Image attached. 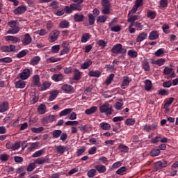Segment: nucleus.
Segmentation results:
<instances>
[{
	"mask_svg": "<svg viewBox=\"0 0 178 178\" xmlns=\"http://www.w3.org/2000/svg\"><path fill=\"white\" fill-rule=\"evenodd\" d=\"M92 65V60H88L87 62H85L81 65V69H88L89 66H91Z\"/></svg>",
	"mask_w": 178,
	"mask_h": 178,
	"instance_id": "49530a36",
	"label": "nucleus"
},
{
	"mask_svg": "<svg viewBox=\"0 0 178 178\" xmlns=\"http://www.w3.org/2000/svg\"><path fill=\"white\" fill-rule=\"evenodd\" d=\"M143 1L144 0H136L135 1V4H134V7L131 10V13H136V12H137V10L138 9V8L143 6Z\"/></svg>",
	"mask_w": 178,
	"mask_h": 178,
	"instance_id": "1a4fd4ad",
	"label": "nucleus"
},
{
	"mask_svg": "<svg viewBox=\"0 0 178 178\" xmlns=\"http://www.w3.org/2000/svg\"><path fill=\"white\" fill-rule=\"evenodd\" d=\"M57 152L58 154H63L66 151H69L70 149V146H63V145H58L55 147Z\"/></svg>",
	"mask_w": 178,
	"mask_h": 178,
	"instance_id": "423d86ee",
	"label": "nucleus"
},
{
	"mask_svg": "<svg viewBox=\"0 0 178 178\" xmlns=\"http://www.w3.org/2000/svg\"><path fill=\"white\" fill-rule=\"evenodd\" d=\"M38 147H40V142H35V143H30V145L29 147V150L33 151L35 149V148H38Z\"/></svg>",
	"mask_w": 178,
	"mask_h": 178,
	"instance_id": "4c0bfd02",
	"label": "nucleus"
},
{
	"mask_svg": "<svg viewBox=\"0 0 178 178\" xmlns=\"http://www.w3.org/2000/svg\"><path fill=\"white\" fill-rule=\"evenodd\" d=\"M108 19V17L106 15H100L97 17V23H105L106 20Z\"/></svg>",
	"mask_w": 178,
	"mask_h": 178,
	"instance_id": "37998d69",
	"label": "nucleus"
},
{
	"mask_svg": "<svg viewBox=\"0 0 178 178\" xmlns=\"http://www.w3.org/2000/svg\"><path fill=\"white\" fill-rule=\"evenodd\" d=\"M156 129H158V125L156 124H152V126L145 124L143 127L144 131H147V133H149L151 130H156Z\"/></svg>",
	"mask_w": 178,
	"mask_h": 178,
	"instance_id": "f8f14e48",
	"label": "nucleus"
},
{
	"mask_svg": "<svg viewBox=\"0 0 178 178\" xmlns=\"http://www.w3.org/2000/svg\"><path fill=\"white\" fill-rule=\"evenodd\" d=\"M159 38V32L158 31H152L149 34V40L154 41V40H158Z\"/></svg>",
	"mask_w": 178,
	"mask_h": 178,
	"instance_id": "9b49d317",
	"label": "nucleus"
},
{
	"mask_svg": "<svg viewBox=\"0 0 178 178\" xmlns=\"http://www.w3.org/2000/svg\"><path fill=\"white\" fill-rule=\"evenodd\" d=\"M165 62H166V59L165 58H159L156 60H154L153 63L154 65H157L158 66H163V65H165Z\"/></svg>",
	"mask_w": 178,
	"mask_h": 178,
	"instance_id": "58836bf2",
	"label": "nucleus"
},
{
	"mask_svg": "<svg viewBox=\"0 0 178 178\" xmlns=\"http://www.w3.org/2000/svg\"><path fill=\"white\" fill-rule=\"evenodd\" d=\"M142 66L144 70H145V72H149L150 67H149V63L148 62V60H144L142 62Z\"/></svg>",
	"mask_w": 178,
	"mask_h": 178,
	"instance_id": "c9c22d12",
	"label": "nucleus"
},
{
	"mask_svg": "<svg viewBox=\"0 0 178 178\" xmlns=\"http://www.w3.org/2000/svg\"><path fill=\"white\" fill-rule=\"evenodd\" d=\"M96 171L99 172V173H105L106 172V167L104 165H95Z\"/></svg>",
	"mask_w": 178,
	"mask_h": 178,
	"instance_id": "a878e982",
	"label": "nucleus"
},
{
	"mask_svg": "<svg viewBox=\"0 0 178 178\" xmlns=\"http://www.w3.org/2000/svg\"><path fill=\"white\" fill-rule=\"evenodd\" d=\"M111 31H113L114 33H119L120 30H122V26L117 25L113 27H111Z\"/></svg>",
	"mask_w": 178,
	"mask_h": 178,
	"instance_id": "e2e57ef3",
	"label": "nucleus"
},
{
	"mask_svg": "<svg viewBox=\"0 0 178 178\" xmlns=\"http://www.w3.org/2000/svg\"><path fill=\"white\" fill-rule=\"evenodd\" d=\"M99 127L102 129V130H110L111 129V124L108 122H101L99 124Z\"/></svg>",
	"mask_w": 178,
	"mask_h": 178,
	"instance_id": "c85d7f7f",
	"label": "nucleus"
},
{
	"mask_svg": "<svg viewBox=\"0 0 178 178\" xmlns=\"http://www.w3.org/2000/svg\"><path fill=\"white\" fill-rule=\"evenodd\" d=\"M111 7H104V9L102 10L103 15H111Z\"/></svg>",
	"mask_w": 178,
	"mask_h": 178,
	"instance_id": "69168bd1",
	"label": "nucleus"
},
{
	"mask_svg": "<svg viewBox=\"0 0 178 178\" xmlns=\"http://www.w3.org/2000/svg\"><path fill=\"white\" fill-rule=\"evenodd\" d=\"M9 27L12 29H9L7 31V34H17L20 31V28H19V24H17V21H10L8 23Z\"/></svg>",
	"mask_w": 178,
	"mask_h": 178,
	"instance_id": "f257e3e1",
	"label": "nucleus"
},
{
	"mask_svg": "<svg viewBox=\"0 0 178 178\" xmlns=\"http://www.w3.org/2000/svg\"><path fill=\"white\" fill-rule=\"evenodd\" d=\"M173 72V68H170L169 67H165L163 74L165 76H168V74H170Z\"/></svg>",
	"mask_w": 178,
	"mask_h": 178,
	"instance_id": "09e8293b",
	"label": "nucleus"
},
{
	"mask_svg": "<svg viewBox=\"0 0 178 178\" xmlns=\"http://www.w3.org/2000/svg\"><path fill=\"white\" fill-rule=\"evenodd\" d=\"M9 108V104H8V102H4L0 104V113H2L3 112H6L8 109Z\"/></svg>",
	"mask_w": 178,
	"mask_h": 178,
	"instance_id": "412c9836",
	"label": "nucleus"
},
{
	"mask_svg": "<svg viewBox=\"0 0 178 178\" xmlns=\"http://www.w3.org/2000/svg\"><path fill=\"white\" fill-rule=\"evenodd\" d=\"M35 163H31L28 165L26 170H27V172H33V170L35 169Z\"/></svg>",
	"mask_w": 178,
	"mask_h": 178,
	"instance_id": "680f3d73",
	"label": "nucleus"
},
{
	"mask_svg": "<svg viewBox=\"0 0 178 178\" xmlns=\"http://www.w3.org/2000/svg\"><path fill=\"white\" fill-rule=\"evenodd\" d=\"M15 88H24L26 87V82L23 79H19L15 83Z\"/></svg>",
	"mask_w": 178,
	"mask_h": 178,
	"instance_id": "f3484780",
	"label": "nucleus"
},
{
	"mask_svg": "<svg viewBox=\"0 0 178 178\" xmlns=\"http://www.w3.org/2000/svg\"><path fill=\"white\" fill-rule=\"evenodd\" d=\"M40 60H41V57L35 56L31 59L30 65L35 66V65H38V63H40Z\"/></svg>",
	"mask_w": 178,
	"mask_h": 178,
	"instance_id": "aec40b11",
	"label": "nucleus"
},
{
	"mask_svg": "<svg viewBox=\"0 0 178 178\" xmlns=\"http://www.w3.org/2000/svg\"><path fill=\"white\" fill-rule=\"evenodd\" d=\"M125 123L127 126H133V124L136 123V120L133 118H129V119H127Z\"/></svg>",
	"mask_w": 178,
	"mask_h": 178,
	"instance_id": "052dcab7",
	"label": "nucleus"
},
{
	"mask_svg": "<svg viewBox=\"0 0 178 178\" xmlns=\"http://www.w3.org/2000/svg\"><path fill=\"white\" fill-rule=\"evenodd\" d=\"M74 22H76L78 23H80V22H83V20H84V15L79 13L74 14Z\"/></svg>",
	"mask_w": 178,
	"mask_h": 178,
	"instance_id": "4be33fe9",
	"label": "nucleus"
},
{
	"mask_svg": "<svg viewBox=\"0 0 178 178\" xmlns=\"http://www.w3.org/2000/svg\"><path fill=\"white\" fill-rule=\"evenodd\" d=\"M88 76L90 77H99V76H101V72H99L98 70L90 71L88 72Z\"/></svg>",
	"mask_w": 178,
	"mask_h": 178,
	"instance_id": "ea45409f",
	"label": "nucleus"
},
{
	"mask_svg": "<svg viewBox=\"0 0 178 178\" xmlns=\"http://www.w3.org/2000/svg\"><path fill=\"white\" fill-rule=\"evenodd\" d=\"M111 52L113 54H126V52H127V49L123 47L122 44H117L113 47Z\"/></svg>",
	"mask_w": 178,
	"mask_h": 178,
	"instance_id": "7ed1b4c3",
	"label": "nucleus"
},
{
	"mask_svg": "<svg viewBox=\"0 0 178 178\" xmlns=\"http://www.w3.org/2000/svg\"><path fill=\"white\" fill-rule=\"evenodd\" d=\"M136 13H131V10H130L127 15V22H135L136 20H139L140 17L138 15H134Z\"/></svg>",
	"mask_w": 178,
	"mask_h": 178,
	"instance_id": "6e6552de",
	"label": "nucleus"
},
{
	"mask_svg": "<svg viewBox=\"0 0 178 178\" xmlns=\"http://www.w3.org/2000/svg\"><path fill=\"white\" fill-rule=\"evenodd\" d=\"M61 89L63 91H65V92H71V91H73V87L70 85L65 84L61 87Z\"/></svg>",
	"mask_w": 178,
	"mask_h": 178,
	"instance_id": "473e14b6",
	"label": "nucleus"
},
{
	"mask_svg": "<svg viewBox=\"0 0 178 178\" xmlns=\"http://www.w3.org/2000/svg\"><path fill=\"white\" fill-rule=\"evenodd\" d=\"M33 85L35 86L36 87H40L41 86V82H40V76L38 75H34L33 76Z\"/></svg>",
	"mask_w": 178,
	"mask_h": 178,
	"instance_id": "cd10ccee",
	"label": "nucleus"
},
{
	"mask_svg": "<svg viewBox=\"0 0 178 178\" xmlns=\"http://www.w3.org/2000/svg\"><path fill=\"white\" fill-rule=\"evenodd\" d=\"M130 83H131V79H130V77H129L127 76H123L122 82L121 84V88L122 90H124V88H126V87H127V86H129V84H130Z\"/></svg>",
	"mask_w": 178,
	"mask_h": 178,
	"instance_id": "0eeeda50",
	"label": "nucleus"
},
{
	"mask_svg": "<svg viewBox=\"0 0 178 178\" xmlns=\"http://www.w3.org/2000/svg\"><path fill=\"white\" fill-rule=\"evenodd\" d=\"M126 172H127V168L121 167L116 171L117 175H120L121 176L123 175H126Z\"/></svg>",
	"mask_w": 178,
	"mask_h": 178,
	"instance_id": "79ce46f5",
	"label": "nucleus"
},
{
	"mask_svg": "<svg viewBox=\"0 0 178 178\" xmlns=\"http://www.w3.org/2000/svg\"><path fill=\"white\" fill-rule=\"evenodd\" d=\"M123 105H124L123 102L120 103L119 102H117L115 104L114 106L117 111H120V110L123 109Z\"/></svg>",
	"mask_w": 178,
	"mask_h": 178,
	"instance_id": "5fc2aeb1",
	"label": "nucleus"
},
{
	"mask_svg": "<svg viewBox=\"0 0 178 178\" xmlns=\"http://www.w3.org/2000/svg\"><path fill=\"white\" fill-rule=\"evenodd\" d=\"M156 16V13L155 11H147V17L149 19H155Z\"/></svg>",
	"mask_w": 178,
	"mask_h": 178,
	"instance_id": "0e129e2a",
	"label": "nucleus"
},
{
	"mask_svg": "<svg viewBox=\"0 0 178 178\" xmlns=\"http://www.w3.org/2000/svg\"><path fill=\"white\" fill-rule=\"evenodd\" d=\"M35 163H37L38 165H42V163H49V157L45 156L42 159H37L35 161Z\"/></svg>",
	"mask_w": 178,
	"mask_h": 178,
	"instance_id": "dca6fc26",
	"label": "nucleus"
},
{
	"mask_svg": "<svg viewBox=\"0 0 178 178\" xmlns=\"http://www.w3.org/2000/svg\"><path fill=\"white\" fill-rule=\"evenodd\" d=\"M72 111L73 108H65L59 113V116L60 118H62L63 116H67V115H70Z\"/></svg>",
	"mask_w": 178,
	"mask_h": 178,
	"instance_id": "6ab92c4d",
	"label": "nucleus"
},
{
	"mask_svg": "<svg viewBox=\"0 0 178 178\" xmlns=\"http://www.w3.org/2000/svg\"><path fill=\"white\" fill-rule=\"evenodd\" d=\"M119 149L122 151V152H129V147L124 145H120L118 147Z\"/></svg>",
	"mask_w": 178,
	"mask_h": 178,
	"instance_id": "bf43d9fd",
	"label": "nucleus"
},
{
	"mask_svg": "<svg viewBox=\"0 0 178 178\" xmlns=\"http://www.w3.org/2000/svg\"><path fill=\"white\" fill-rule=\"evenodd\" d=\"M27 10V7L26 6H19L15 10H14L15 15H22Z\"/></svg>",
	"mask_w": 178,
	"mask_h": 178,
	"instance_id": "4468645a",
	"label": "nucleus"
},
{
	"mask_svg": "<svg viewBox=\"0 0 178 178\" xmlns=\"http://www.w3.org/2000/svg\"><path fill=\"white\" fill-rule=\"evenodd\" d=\"M56 118H58V116L55 115H49L48 117L43 118V122H46L47 123H52V122H55V120H56Z\"/></svg>",
	"mask_w": 178,
	"mask_h": 178,
	"instance_id": "a211bd4d",
	"label": "nucleus"
},
{
	"mask_svg": "<svg viewBox=\"0 0 178 178\" xmlns=\"http://www.w3.org/2000/svg\"><path fill=\"white\" fill-rule=\"evenodd\" d=\"M113 77H115V74H111L106 79L105 81V84L106 86H109V84H111L112 83V81H113Z\"/></svg>",
	"mask_w": 178,
	"mask_h": 178,
	"instance_id": "c03bdc74",
	"label": "nucleus"
},
{
	"mask_svg": "<svg viewBox=\"0 0 178 178\" xmlns=\"http://www.w3.org/2000/svg\"><path fill=\"white\" fill-rule=\"evenodd\" d=\"M51 87V83L49 82H43L41 87L40 91H45V90H48Z\"/></svg>",
	"mask_w": 178,
	"mask_h": 178,
	"instance_id": "e433bc0d",
	"label": "nucleus"
},
{
	"mask_svg": "<svg viewBox=\"0 0 178 178\" xmlns=\"http://www.w3.org/2000/svg\"><path fill=\"white\" fill-rule=\"evenodd\" d=\"M47 111V106L44 104H41L38 108V112L39 115H44Z\"/></svg>",
	"mask_w": 178,
	"mask_h": 178,
	"instance_id": "b1692460",
	"label": "nucleus"
},
{
	"mask_svg": "<svg viewBox=\"0 0 178 178\" xmlns=\"http://www.w3.org/2000/svg\"><path fill=\"white\" fill-rule=\"evenodd\" d=\"M88 17L89 19L90 26H92V24H94V23H95V18L94 17V15H92V14H88Z\"/></svg>",
	"mask_w": 178,
	"mask_h": 178,
	"instance_id": "6e6d98bb",
	"label": "nucleus"
},
{
	"mask_svg": "<svg viewBox=\"0 0 178 178\" xmlns=\"http://www.w3.org/2000/svg\"><path fill=\"white\" fill-rule=\"evenodd\" d=\"M59 94L58 90H53L50 92V95L49 97V101H54L57 97L58 95Z\"/></svg>",
	"mask_w": 178,
	"mask_h": 178,
	"instance_id": "7c9ffc66",
	"label": "nucleus"
},
{
	"mask_svg": "<svg viewBox=\"0 0 178 178\" xmlns=\"http://www.w3.org/2000/svg\"><path fill=\"white\" fill-rule=\"evenodd\" d=\"M152 88V82L149 79L145 81V91H151Z\"/></svg>",
	"mask_w": 178,
	"mask_h": 178,
	"instance_id": "393cba45",
	"label": "nucleus"
},
{
	"mask_svg": "<svg viewBox=\"0 0 178 178\" xmlns=\"http://www.w3.org/2000/svg\"><path fill=\"white\" fill-rule=\"evenodd\" d=\"M90 37L91 35H90V33H83L81 37V42H87Z\"/></svg>",
	"mask_w": 178,
	"mask_h": 178,
	"instance_id": "a18cd8bd",
	"label": "nucleus"
},
{
	"mask_svg": "<svg viewBox=\"0 0 178 178\" xmlns=\"http://www.w3.org/2000/svg\"><path fill=\"white\" fill-rule=\"evenodd\" d=\"M6 41H11L13 44H16V42H20V38L12 35H8L5 37Z\"/></svg>",
	"mask_w": 178,
	"mask_h": 178,
	"instance_id": "ddd939ff",
	"label": "nucleus"
},
{
	"mask_svg": "<svg viewBox=\"0 0 178 178\" xmlns=\"http://www.w3.org/2000/svg\"><path fill=\"white\" fill-rule=\"evenodd\" d=\"M135 27L136 30H143V29H144V26L143 25V24L138 22H135Z\"/></svg>",
	"mask_w": 178,
	"mask_h": 178,
	"instance_id": "338daca9",
	"label": "nucleus"
},
{
	"mask_svg": "<svg viewBox=\"0 0 178 178\" xmlns=\"http://www.w3.org/2000/svg\"><path fill=\"white\" fill-rule=\"evenodd\" d=\"M98 111V108L97 106H92L90 108H88L85 111L86 115H92V113H95Z\"/></svg>",
	"mask_w": 178,
	"mask_h": 178,
	"instance_id": "c756f323",
	"label": "nucleus"
},
{
	"mask_svg": "<svg viewBox=\"0 0 178 178\" xmlns=\"http://www.w3.org/2000/svg\"><path fill=\"white\" fill-rule=\"evenodd\" d=\"M71 8H72V10H78V12L83 10V6H81L79 3L71 4Z\"/></svg>",
	"mask_w": 178,
	"mask_h": 178,
	"instance_id": "2f4dec72",
	"label": "nucleus"
},
{
	"mask_svg": "<svg viewBox=\"0 0 178 178\" xmlns=\"http://www.w3.org/2000/svg\"><path fill=\"white\" fill-rule=\"evenodd\" d=\"M169 29H170L169 25L167 24H164L162 26V30L163 33H165V34H169V33H170V31L169 30Z\"/></svg>",
	"mask_w": 178,
	"mask_h": 178,
	"instance_id": "603ef678",
	"label": "nucleus"
},
{
	"mask_svg": "<svg viewBox=\"0 0 178 178\" xmlns=\"http://www.w3.org/2000/svg\"><path fill=\"white\" fill-rule=\"evenodd\" d=\"M99 163H108V158L105 156H100L99 158Z\"/></svg>",
	"mask_w": 178,
	"mask_h": 178,
	"instance_id": "774afa93",
	"label": "nucleus"
},
{
	"mask_svg": "<svg viewBox=\"0 0 178 178\" xmlns=\"http://www.w3.org/2000/svg\"><path fill=\"white\" fill-rule=\"evenodd\" d=\"M60 34V31L56 29L51 31L49 35V42H55V41L58 40V37H59Z\"/></svg>",
	"mask_w": 178,
	"mask_h": 178,
	"instance_id": "20e7f679",
	"label": "nucleus"
},
{
	"mask_svg": "<svg viewBox=\"0 0 178 178\" xmlns=\"http://www.w3.org/2000/svg\"><path fill=\"white\" fill-rule=\"evenodd\" d=\"M30 69L26 68L19 74V77L21 80H27L28 78L30 77Z\"/></svg>",
	"mask_w": 178,
	"mask_h": 178,
	"instance_id": "39448f33",
	"label": "nucleus"
},
{
	"mask_svg": "<svg viewBox=\"0 0 178 178\" xmlns=\"http://www.w3.org/2000/svg\"><path fill=\"white\" fill-rule=\"evenodd\" d=\"M12 62V58L5 57L0 59V63H10Z\"/></svg>",
	"mask_w": 178,
	"mask_h": 178,
	"instance_id": "864d4df0",
	"label": "nucleus"
},
{
	"mask_svg": "<svg viewBox=\"0 0 178 178\" xmlns=\"http://www.w3.org/2000/svg\"><path fill=\"white\" fill-rule=\"evenodd\" d=\"M62 134V131L60 130H55L52 132V136L54 138H59Z\"/></svg>",
	"mask_w": 178,
	"mask_h": 178,
	"instance_id": "8fccbe9b",
	"label": "nucleus"
},
{
	"mask_svg": "<svg viewBox=\"0 0 178 178\" xmlns=\"http://www.w3.org/2000/svg\"><path fill=\"white\" fill-rule=\"evenodd\" d=\"M80 79H81V72L77 68H75L74 70V79L80 80Z\"/></svg>",
	"mask_w": 178,
	"mask_h": 178,
	"instance_id": "72a5a7b5",
	"label": "nucleus"
},
{
	"mask_svg": "<svg viewBox=\"0 0 178 178\" xmlns=\"http://www.w3.org/2000/svg\"><path fill=\"white\" fill-rule=\"evenodd\" d=\"M51 79L52 80H54V81H62V80L63 79V74H55L52 76Z\"/></svg>",
	"mask_w": 178,
	"mask_h": 178,
	"instance_id": "bb28decb",
	"label": "nucleus"
},
{
	"mask_svg": "<svg viewBox=\"0 0 178 178\" xmlns=\"http://www.w3.org/2000/svg\"><path fill=\"white\" fill-rule=\"evenodd\" d=\"M44 152H45L44 149H42L40 150L36 151L35 153L33 154V158H38V156H41Z\"/></svg>",
	"mask_w": 178,
	"mask_h": 178,
	"instance_id": "a19ab883",
	"label": "nucleus"
},
{
	"mask_svg": "<svg viewBox=\"0 0 178 178\" xmlns=\"http://www.w3.org/2000/svg\"><path fill=\"white\" fill-rule=\"evenodd\" d=\"M128 56H129L130 58H137V56H138V54L134 50H129Z\"/></svg>",
	"mask_w": 178,
	"mask_h": 178,
	"instance_id": "3c124183",
	"label": "nucleus"
},
{
	"mask_svg": "<svg viewBox=\"0 0 178 178\" xmlns=\"http://www.w3.org/2000/svg\"><path fill=\"white\" fill-rule=\"evenodd\" d=\"M33 38H31L30 34L26 33L22 40V45H29V44H31Z\"/></svg>",
	"mask_w": 178,
	"mask_h": 178,
	"instance_id": "9d476101",
	"label": "nucleus"
},
{
	"mask_svg": "<svg viewBox=\"0 0 178 178\" xmlns=\"http://www.w3.org/2000/svg\"><path fill=\"white\" fill-rule=\"evenodd\" d=\"M147 37H148V33L145 32H142L136 38V42H142V41H144V40H146Z\"/></svg>",
	"mask_w": 178,
	"mask_h": 178,
	"instance_id": "2eb2a0df",
	"label": "nucleus"
},
{
	"mask_svg": "<svg viewBox=\"0 0 178 178\" xmlns=\"http://www.w3.org/2000/svg\"><path fill=\"white\" fill-rule=\"evenodd\" d=\"M161 154V150L159 149H153L150 152L151 156H158Z\"/></svg>",
	"mask_w": 178,
	"mask_h": 178,
	"instance_id": "4d7b16f0",
	"label": "nucleus"
},
{
	"mask_svg": "<svg viewBox=\"0 0 178 178\" xmlns=\"http://www.w3.org/2000/svg\"><path fill=\"white\" fill-rule=\"evenodd\" d=\"M60 29H69L70 27V23L67 20H63L58 24Z\"/></svg>",
	"mask_w": 178,
	"mask_h": 178,
	"instance_id": "5701e85b",
	"label": "nucleus"
},
{
	"mask_svg": "<svg viewBox=\"0 0 178 178\" xmlns=\"http://www.w3.org/2000/svg\"><path fill=\"white\" fill-rule=\"evenodd\" d=\"M168 162L166 161H158L155 166L156 168V169H162V168H166V165H167Z\"/></svg>",
	"mask_w": 178,
	"mask_h": 178,
	"instance_id": "f704fd0d",
	"label": "nucleus"
},
{
	"mask_svg": "<svg viewBox=\"0 0 178 178\" xmlns=\"http://www.w3.org/2000/svg\"><path fill=\"white\" fill-rule=\"evenodd\" d=\"M99 110L101 113H105V115H112V106L108 103H104L103 105L100 106Z\"/></svg>",
	"mask_w": 178,
	"mask_h": 178,
	"instance_id": "f03ea898",
	"label": "nucleus"
},
{
	"mask_svg": "<svg viewBox=\"0 0 178 178\" xmlns=\"http://www.w3.org/2000/svg\"><path fill=\"white\" fill-rule=\"evenodd\" d=\"M102 6L103 8H111V1L109 0H102Z\"/></svg>",
	"mask_w": 178,
	"mask_h": 178,
	"instance_id": "de8ad7c7",
	"label": "nucleus"
},
{
	"mask_svg": "<svg viewBox=\"0 0 178 178\" xmlns=\"http://www.w3.org/2000/svg\"><path fill=\"white\" fill-rule=\"evenodd\" d=\"M95 173H97V170L96 169H90L88 172V177H90V178L94 177V176H95Z\"/></svg>",
	"mask_w": 178,
	"mask_h": 178,
	"instance_id": "13d9d810",
	"label": "nucleus"
}]
</instances>
